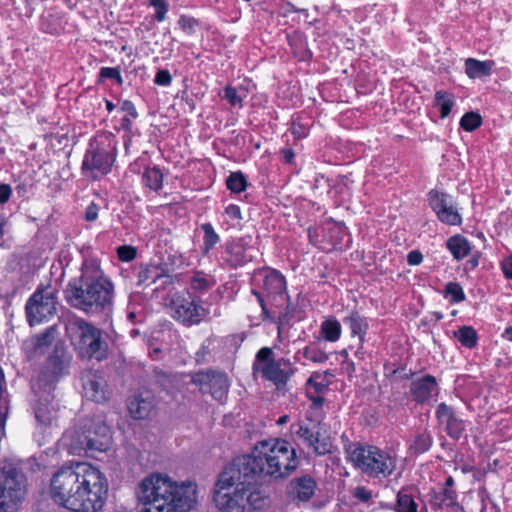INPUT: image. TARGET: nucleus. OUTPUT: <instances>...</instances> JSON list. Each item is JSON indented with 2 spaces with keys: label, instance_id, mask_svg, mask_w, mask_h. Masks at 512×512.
I'll return each instance as SVG.
<instances>
[{
  "label": "nucleus",
  "instance_id": "nucleus-1",
  "mask_svg": "<svg viewBox=\"0 0 512 512\" xmlns=\"http://www.w3.org/2000/svg\"><path fill=\"white\" fill-rule=\"evenodd\" d=\"M298 466L294 448L281 439L261 441L250 454L232 460L218 475L213 501L220 512H247L261 508L264 497L258 481L288 477Z\"/></svg>",
  "mask_w": 512,
  "mask_h": 512
},
{
  "label": "nucleus",
  "instance_id": "nucleus-2",
  "mask_svg": "<svg viewBox=\"0 0 512 512\" xmlns=\"http://www.w3.org/2000/svg\"><path fill=\"white\" fill-rule=\"evenodd\" d=\"M67 303L88 316L108 314L115 297L114 284L94 263H85L81 275L71 279L64 291Z\"/></svg>",
  "mask_w": 512,
  "mask_h": 512
},
{
  "label": "nucleus",
  "instance_id": "nucleus-3",
  "mask_svg": "<svg viewBox=\"0 0 512 512\" xmlns=\"http://www.w3.org/2000/svg\"><path fill=\"white\" fill-rule=\"evenodd\" d=\"M136 495L145 506L142 512H188L197 503V485L190 481L178 484L166 475L152 474L140 482Z\"/></svg>",
  "mask_w": 512,
  "mask_h": 512
},
{
  "label": "nucleus",
  "instance_id": "nucleus-4",
  "mask_svg": "<svg viewBox=\"0 0 512 512\" xmlns=\"http://www.w3.org/2000/svg\"><path fill=\"white\" fill-rule=\"evenodd\" d=\"M251 293L261 307L262 321L282 325L291 314L286 279L277 270L263 268L254 273Z\"/></svg>",
  "mask_w": 512,
  "mask_h": 512
},
{
  "label": "nucleus",
  "instance_id": "nucleus-5",
  "mask_svg": "<svg viewBox=\"0 0 512 512\" xmlns=\"http://www.w3.org/2000/svg\"><path fill=\"white\" fill-rule=\"evenodd\" d=\"M78 478L69 490L76 505L63 502L61 506L73 512L99 511L108 491L106 478L99 469L86 462H78Z\"/></svg>",
  "mask_w": 512,
  "mask_h": 512
},
{
  "label": "nucleus",
  "instance_id": "nucleus-6",
  "mask_svg": "<svg viewBox=\"0 0 512 512\" xmlns=\"http://www.w3.org/2000/svg\"><path fill=\"white\" fill-rule=\"evenodd\" d=\"M62 443L74 455L104 452L111 444L110 429L100 416L85 418L64 433Z\"/></svg>",
  "mask_w": 512,
  "mask_h": 512
},
{
  "label": "nucleus",
  "instance_id": "nucleus-7",
  "mask_svg": "<svg viewBox=\"0 0 512 512\" xmlns=\"http://www.w3.org/2000/svg\"><path fill=\"white\" fill-rule=\"evenodd\" d=\"M65 330L81 358L102 361L108 356V344L102 331L85 319L72 315L66 319Z\"/></svg>",
  "mask_w": 512,
  "mask_h": 512
},
{
  "label": "nucleus",
  "instance_id": "nucleus-8",
  "mask_svg": "<svg viewBox=\"0 0 512 512\" xmlns=\"http://www.w3.org/2000/svg\"><path fill=\"white\" fill-rule=\"evenodd\" d=\"M117 144L115 135L109 132L91 138L83 157L82 174L96 180L110 173L117 157Z\"/></svg>",
  "mask_w": 512,
  "mask_h": 512
},
{
  "label": "nucleus",
  "instance_id": "nucleus-9",
  "mask_svg": "<svg viewBox=\"0 0 512 512\" xmlns=\"http://www.w3.org/2000/svg\"><path fill=\"white\" fill-rule=\"evenodd\" d=\"M345 451L354 466L369 477L387 478L396 469V457L377 446L350 443Z\"/></svg>",
  "mask_w": 512,
  "mask_h": 512
},
{
  "label": "nucleus",
  "instance_id": "nucleus-10",
  "mask_svg": "<svg viewBox=\"0 0 512 512\" xmlns=\"http://www.w3.org/2000/svg\"><path fill=\"white\" fill-rule=\"evenodd\" d=\"M27 493V478L18 463L0 469V512H16Z\"/></svg>",
  "mask_w": 512,
  "mask_h": 512
},
{
  "label": "nucleus",
  "instance_id": "nucleus-11",
  "mask_svg": "<svg viewBox=\"0 0 512 512\" xmlns=\"http://www.w3.org/2000/svg\"><path fill=\"white\" fill-rule=\"evenodd\" d=\"M57 291L51 286H39L28 299L25 309L31 326L40 324L56 313Z\"/></svg>",
  "mask_w": 512,
  "mask_h": 512
},
{
  "label": "nucleus",
  "instance_id": "nucleus-12",
  "mask_svg": "<svg viewBox=\"0 0 512 512\" xmlns=\"http://www.w3.org/2000/svg\"><path fill=\"white\" fill-rule=\"evenodd\" d=\"M170 309L172 317L185 326L199 324L208 314V311L190 295H174L170 301Z\"/></svg>",
  "mask_w": 512,
  "mask_h": 512
},
{
  "label": "nucleus",
  "instance_id": "nucleus-13",
  "mask_svg": "<svg viewBox=\"0 0 512 512\" xmlns=\"http://www.w3.org/2000/svg\"><path fill=\"white\" fill-rule=\"evenodd\" d=\"M78 478V462L58 469L50 480V496L53 501L62 505L63 502L77 503L69 494L70 488L75 485Z\"/></svg>",
  "mask_w": 512,
  "mask_h": 512
},
{
  "label": "nucleus",
  "instance_id": "nucleus-14",
  "mask_svg": "<svg viewBox=\"0 0 512 512\" xmlns=\"http://www.w3.org/2000/svg\"><path fill=\"white\" fill-rule=\"evenodd\" d=\"M192 382L203 393H209L213 399L224 403L229 391V380L226 373L208 370L196 373Z\"/></svg>",
  "mask_w": 512,
  "mask_h": 512
},
{
  "label": "nucleus",
  "instance_id": "nucleus-15",
  "mask_svg": "<svg viewBox=\"0 0 512 512\" xmlns=\"http://www.w3.org/2000/svg\"><path fill=\"white\" fill-rule=\"evenodd\" d=\"M320 425L319 420L307 417L298 424L295 433L316 455L323 456L331 452L332 444L328 437L321 438Z\"/></svg>",
  "mask_w": 512,
  "mask_h": 512
},
{
  "label": "nucleus",
  "instance_id": "nucleus-16",
  "mask_svg": "<svg viewBox=\"0 0 512 512\" xmlns=\"http://www.w3.org/2000/svg\"><path fill=\"white\" fill-rule=\"evenodd\" d=\"M429 205L438 219L447 225H460L461 215L455 206L453 197L445 192L431 190L428 194Z\"/></svg>",
  "mask_w": 512,
  "mask_h": 512
},
{
  "label": "nucleus",
  "instance_id": "nucleus-17",
  "mask_svg": "<svg viewBox=\"0 0 512 512\" xmlns=\"http://www.w3.org/2000/svg\"><path fill=\"white\" fill-rule=\"evenodd\" d=\"M252 237L245 236L234 239L225 245L223 260L233 269L241 267L254 258V248L251 246Z\"/></svg>",
  "mask_w": 512,
  "mask_h": 512
},
{
  "label": "nucleus",
  "instance_id": "nucleus-18",
  "mask_svg": "<svg viewBox=\"0 0 512 512\" xmlns=\"http://www.w3.org/2000/svg\"><path fill=\"white\" fill-rule=\"evenodd\" d=\"M295 371L296 368L290 360L284 357L269 361L260 367L262 377L271 381L278 390H282L286 386Z\"/></svg>",
  "mask_w": 512,
  "mask_h": 512
},
{
  "label": "nucleus",
  "instance_id": "nucleus-19",
  "mask_svg": "<svg viewBox=\"0 0 512 512\" xmlns=\"http://www.w3.org/2000/svg\"><path fill=\"white\" fill-rule=\"evenodd\" d=\"M436 419L447 435L453 440H460L466 431V422L461 419L455 409L446 403H440L435 411Z\"/></svg>",
  "mask_w": 512,
  "mask_h": 512
},
{
  "label": "nucleus",
  "instance_id": "nucleus-20",
  "mask_svg": "<svg viewBox=\"0 0 512 512\" xmlns=\"http://www.w3.org/2000/svg\"><path fill=\"white\" fill-rule=\"evenodd\" d=\"M82 386L84 396L96 403H104L109 399L107 382L99 371H85L82 374Z\"/></svg>",
  "mask_w": 512,
  "mask_h": 512
},
{
  "label": "nucleus",
  "instance_id": "nucleus-21",
  "mask_svg": "<svg viewBox=\"0 0 512 512\" xmlns=\"http://www.w3.org/2000/svg\"><path fill=\"white\" fill-rule=\"evenodd\" d=\"M316 482L310 475L294 478L288 485V494L293 500L309 501L315 493Z\"/></svg>",
  "mask_w": 512,
  "mask_h": 512
},
{
  "label": "nucleus",
  "instance_id": "nucleus-22",
  "mask_svg": "<svg viewBox=\"0 0 512 512\" xmlns=\"http://www.w3.org/2000/svg\"><path fill=\"white\" fill-rule=\"evenodd\" d=\"M438 391L436 378L432 375H425L412 381L410 393L417 403H425Z\"/></svg>",
  "mask_w": 512,
  "mask_h": 512
},
{
  "label": "nucleus",
  "instance_id": "nucleus-23",
  "mask_svg": "<svg viewBox=\"0 0 512 512\" xmlns=\"http://www.w3.org/2000/svg\"><path fill=\"white\" fill-rule=\"evenodd\" d=\"M155 407L153 395L146 392L135 394L128 403V409L131 416L135 419L147 418Z\"/></svg>",
  "mask_w": 512,
  "mask_h": 512
},
{
  "label": "nucleus",
  "instance_id": "nucleus-24",
  "mask_svg": "<svg viewBox=\"0 0 512 512\" xmlns=\"http://www.w3.org/2000/svg\"><path fill=\"white\" fill-rule=\"evenodd\" d=\"M51 398L49 394L38 396L32 406L35 420L41 427L50 426L56 417V410L51 403Z\"/></svg>",
  "mask_w": 512,
  "mask_h": 512
},
{
  "label": "nucleus",
  "instance_id": "nucleus-25",
  "mask_svg": "<svg viewBox=\"0 0 512 512\" xmlns=\"http://www.w3.org/2000/svg\"><path fill=\"white\" fill-rule=\"evenodd\" d=\"M171 270L164 265L146 264L141 265L137 272V285L155 283L162 277H168Z\"/></svg>",
  "mask_w": 512,
  "mask_h": 512
},
{
  "label": "nucleus",
  "instance_id": "nucleus-26",
  "mask_svg": "<svg viewBox=\"0 0 512 512\" xmlns=\"http://www.w3.org/2000/svg\"><path fill=\"white\" fill-rule=\"evenodd\" d=\"M429 504L432 509L459 508L457 493L449 488H441L439 491L432 490L429 493Z\"/></svg>",
  "mask_w": 512,
  "mask_h": 512
},
{
  "label": "nucleus",
  "instance_id": "nucleus-27",
  "mask_svg": "<svg viewBox=\"0 0 512 512\" xmlns=\"http://www.w3.org/2000/svg\"><path fill=\"white\" fill-rule=\"evenodd\" d=\"M343 323L351 330V336H357L359 342H365V336L369 329L367 318L362 316L357 311H352L349 315L343 318Z\"/></svg>",
  "mask_w": 512,
  "mask_h": 512
},
{
  "label": "nucleus",
  "instance_id": "nucleus-28",
  "mask_svg": "<svg viewBox=\"0 0 512 512\" xmlns=\"http://www.w3.org/2000/svg\"><path fill=\"white\" fill-rule=\"evenodd\" d=\"M495 65L493 60L480 61L475 58L465 60V73L470 79L489 76Z\"/></svg>",
  "mask_w": 512,
  "mask_h": 512
},
{
  "label": "nucleus",
  "instance_id": "nucleus-29",
  "mask_svg": "<svg viewBox=\"0 0 512 512\" xmlns=\"http://www.w3.org/2000/svg\"><path fill=\"white\" fill-rule=\"evenodd\" d=\"M68 367V358L63 347L55 346L53 353L48 357L46 369L53 375L59 376Z\"/></svg>",
  "mask_w": 512,
  "mask_h": 512
},
{
  "label": "nucleus",
  "instance_id": "nucleus-30",
  "mask_svg": "<svg viewBox=\"0 0 512 512\" xmlns=\"http://www.w3.org/2000/svg\"><path fill=\"white\" fill-rule=\"evenodd\" d=\"M413 488L406 487L402 488L397 493L396 500V512H417L418 504L415 501L414 495L412 493Z\"/></svg>",
  "mask_w": 512,
  "mask_h": 512
},
{
  "label": "nucleus",
  "instance_id": "nucleus-31",
  "mask_svg": "<svg viewBox=\"0 0 512 512\" xmlns=\"http://www.w3.org/2000/svg\"><path fill=\"white\" fill-rule=\"evenodd\" d=\"M446 245L448 250L453 255L454 259L456 260H461L465 258L471 250V245L469 241L461 235H455L450 237L447 240Z\"/></svg>",
  "mask_w": 512,
  "mask_h": 512
},
{
  "label": "nucleus",
  "instance_id": "nucleus-32",
  "mask_svg": "<svg viewBox=\"0 0 512 512\" xmlns=\"http://www.w3.org/2000/svg\"><path fill=\"white\" fill-rule=\"evenodd\" d=\"M433 445V436L430 431H422L416 433L411 444L409 451L413 455H420L430 450Z\"/></svg>",
  "mask_w": 512,
  "mask_h": 512
},
{
  "label": "nucleus",
  "instance_id": "nucleus-33",
  "mask_svg": "<svg viewBox=\"0 0 512 512\" xmlns=\"http://www.w3.org/2000/svg\"><path fill=\"white\" fill-rule=\"evenodd\" d=\"M320 330L324 339L329 342L339 340L342 332L340 322L334 317L324 320L321 323Z\"/></svg>",
  "mask_w": 512,
  "mask_h": 512
},
{
  "label": "nucleus",
  "instance_id": "nucleus-34",
  "mask_svg": "<svg viewBox=\"0 0 512 512\" xmlns=\"http://www.w3.org/2000/svg\"><path fill=\"white\" fill-rule=\"evenodd\" d=\"M143 184L153 191H159L163 186V174L157 167H148L142 175Z\"/></svg>",
  "mask_w": 512,
  "mask_h": 512
},
{
  "label": "nucleus",
  "instance_id": "nucleus-35",
  "mask_svg": "<svg viewBox=\"0 0 512 512\" xmlns=\"http://www.w3.org/2000/svg\"><path fill=\"white\" fill-rule=\"evenodd\" d=\"M454 337L461 343L462 346L472 349L476 347L478 342V335L472 326H461L457 331H454Z\"/></svg>",
  "mask_w": 512,
  "mask_h": 512
},
{
  "label": "nucleus",
  "instance_id": "nucleus-36",
  "mask_svg": "<svg viewBox=\"0 0 512 512\" xmlns=\"http://www.w3.org/2000/svg\"><path fill=\"white\" fill-rule=\"evenodd\" d=\"M55 332L56 329L54 327H49L34 338L33 348L36 354H43L45 349L52 344Z\"/></svg>",
  "mask_w": 512,
  "mask_h": 512
},
{
  "label": "nucleus",
  "instance_id": "nucleus-37",
  "mask_svg": "<svg viewBox=\"0 0 512 512\" xmlns=\"http://www.w3.org/2000/svg\"><path fill=\"white\" fill-rule=\"evenodd\" d=\"M201 230L204 233L202 250L204 254H208L209 251H211L220 241V237L214 230L211 223H203L201 225Z\"/></svg>",
  "mask_w": 512,
  "mask_h": 512
},
{
  "label": "nucleus",
  "instance_id": "nucleus-38",
  "mask_svg": "<svg viewBox=\"0 0 512 512\" xmlns=\"http://www.w3.org/2000/svg\"><path fill=\"white\" fill-rule=\"evenodd\" d=\"M435 105L440 109V117L446 118L454 105L453 97L445 91H437L435 93Z\"/></svg>",
  "mask_w": 512,
  "mask_h": 512
},
{
  "label": "nucleus",
  "instance_id": "nucleus-39",
  "mask_svg": "<svg viewBox=\"0 0 512 512\" xmlns=\"http://www.w3.org/2000/svg\"><path fill=\"white\" fill-rule=\"evenodd\" d=\"M227 188L234 193H241L247 187V180L241 171L232 172L226 179Z\"/></svg>",
  "mask_w": 512,
  "mask_h": 512
},
{
  "label": "nucleus",
  "instance_id": "nucleus-40",
  "mask_svg": "<svg viewBox=\"0 0 512 512\" xmlns=\"http://www.w3.org/2000/svg\"><path fill=\"white\" fill-rule=\"evenodd\" d=\"M213 280L203 272H196L190 281V287L197 292H205L213 286Z\"/></svg>",
  "mask_w": 512,
  "mask_h": 512
},
{
  "label": "nucleus",
  "instance_id": "nucleus-41",
  "mask_svg": "<svg viewBox=\"0 0 512 512\" xmlns=\"http://www.w3.org/2000/svg\"><path fill=\"white\" fill-rule=\"evenodd\" d=\"M444 296L450 297L451 303H460L466 298L463 288L458 282H448L444 289Z\"/></svg>",
  "mask_w": 512,
  "mask_h": 512
},
{
  "label": "nucleus",
  "instance_id": "nucleus-42",
  "mask_svg": "<svg viewBox=\"0 0 512 512\" xmlns=\"http://www.w3.org/2000/svg\"><path fill=\"white\" fill-rule=\"evenodd\" d=\"M481 124L482 118L476 112H467L462 116L460 120L461 128L467 132L476 130Z\"/></svg>",
  "mask_w": 512,
  "mask_h": 512
},
{
  "label": "nucleus",
  "instance_id": "nucleus-43",
  "mask_svg": "<svg viewBox=\"0 0 512 512\" xmlns=\"http://www.w3.org/2000/svg\"><path fill=\"white\" fill-rule=\"evenodd\" d=\"M307 390L315 394H323L327 390V384L324 383V377L320 373H313L306 382Z\"/></svg>",
  "mask_w": 512,
  "mask_h": 512
},
{
  "label": "nucleus",
  "instance_id": "nucleus-44",
  "mask_svg": "<svg viewBox=\"0 0 512 512\" xmlns=\"http://www.w3.org/2000/svg\"><path fill=\"white\" fill-rule=\"evenodd\" d=\"M303 356L314 363H324L328 360V355L315 346H306L303 349Z\"/></svg>",
  "mask_w": 512,
  "mask_h": 512
},
{
  "label": "nucleus",
  "instance_id": "nucleus-45",
  "mask_svg": "<svg viewBox=\"0 0 512 512\" xmlns=\"http://www.w3.org/2000/svg\"><path fill=\"white\" fill-rule=\"evenodd\" d=\"M155 382L164 390L172 387L173 377L171 374L164 372L160 369L153 370Z\"/></svg>",
  "mask_w": 512,
  "mask_h": 512
},
{
  "label": "nucleus",
  "instance_id": "nucleus-46",
  "mask_svg": "<svg viewBox=\"0 0 512 512\" xmlns=\"http://www.w3.org/2000/svg\"><path fill=\"white\" fill-rule=\"evenodd\" d=\"M198 24L197 19L187 15H181L178 20L179 27L187 34H193Z\"/></svg>",
  "mask_w": 512,
  "mask_h": 512
},
{
  "label": "nucleus",
  "instance_id": "nucleus-47",
  "mask_svg": "<svg viewBox=\"0 0 512 512\" xmlns=\"http://www.w3.org/2000/svg\"><path fill=\"white\" fill-rule=\"evenodd\" d=\"M100 79H113L118 84H122V76L119 67H102L99 71Z\"/></svg>",
  "mask_w": 512,
  "mask_h": 512
},
{
  "label": "nucleus",
  "instance_id": "nucleus-48",
  "mask_svg": "<svg viewBox=\"0 0 512 512\" xmlns=\"http://www.w3.org/2000/svg\"><path fill=\"white\" fill-rule=\"evenodd\" d=\"M232 106L242 107V98L239 96L236 88L232 86H226L224 88V94L222 96Z\"/></svg>",
  "mask_w": 512,
  "mask_h": 512
},
{
  "label": "nucleus",
  "instance_id": "nucleus-49",
  "mask_svg": "<svg viewBox=\"0 0 512 512\" xmlns=\"http://www.w3.org/2000/svg\"><path fill=\"white\" fill-rule=\"evenodd\" d=\"M150 5L155 9V18L157 21L162 22L166 18L168 11V4L165 0H149Z\"/></svg>",
  "mask_w": 512,
  "mask_h": 512
},
{
  "label": "nucleus",
  "instance_id": "nucleus-50",
  "mask_svg": "<svg viewBox=\"0 0 512 512\" xmlns=\"http://www.w3.org/2000/svg\"><path fill=\"white\" fill-rule=\"evenodd\" d=\"M117 255L121 261L130 262L136 257L137 250L133 246L123 245L118 247Z\"/></svg>",
  "mask_w": 512,
  "mask_h": 512
},
{
  "label": "nucleus",
  "instance_id": "nucleus-51",
  "mask_svg": "<svg viewBox=\"0 0 512 512\" xmlns=\"http://www.w3.org/2000/svg\"><path fill=\"white\" fill-rule=\"evenodd\" d=\"M8 412H9L8 401L2 397V393H1L0 394V433H4Z\"/></svg>",
  "mask_w": 512,
  "mask_h": 512
},
{
  "label": "nucleus",
  "instance_id": "nucleus-52",
  "mask_svg": "<svg viewBox=\"0 0 512 512\" xmlns=\"http://www.w3.org/2000/svg\"><path fill=\"white\" fill-rule=\"evenodd\" d=\"M171 82H172V77L168 70L160 69L157 71L155 78H154L155 84H157L159 86H169L171 84Z\"/></svg>",
  "mask_w": 512,
  "mask_h": 512
},
{
  "label": "nucleus",
  "instance_id": "nucleus-53",
  "mask_svg": "<svg viewBox=\"0 0 512 512\" xmlns=\"http://www.w3.org/2000/svg\"><path fill=\"white\" fill-rule=\"evenodd\" d=\"M273 351L269 347L261 348L256 354V361L262 362L263 364L269 363V361H275L276 359L272 357Z\"/></svg>",
  "mask_w": 512,
  "mask_h": 512
},
{
  "label": "nucleus",
  "instance_id": "nucleus-54",
  "mask_svg": "<svg viewBox=\"0 0 512 512\" xmlns=\"http://www.w3.org/2000/svg\"><path fill=\"white\" fill-rule=\"evenodd\" d=\"M99 206L95 202H91L84 213V219L87 222H94L98 218Z\"/></svg>",
  "mask_w": 512,
  "mask_h": 512
},
{
  "label": "nucleus",
  "instance_id": "nucleus-55",
  "mask_svg": "<svg viewBox=\"0 0 512 512\" xmlns=\"http://www.w3.org/2000/svg\"><path fill=\"white\" fill-rule=\"evenodd\" d=\"M120 109L121 111L126 112L133 119H136L138 117V112L135 108V105L130 100H124L121 103Z\"/></svg>",
  "mask_w": 512,
  "mask_h": 512
},
{
  "label": "nucleus",
  "instance_id": "nucleus-56",
  "mask_svg": "<svg viewBox=\"0 0 512 512\" xmlns=\"http://www.w3.org/2000/svg\"><path fill=\"white\" fill-rule=\"evenodd\" d=\"M501 269L507 279H512V255L502 260Z\"/></svg>",
  "mask_w": 512,
  "mask_h": 512
},
{
  "label": "nucleus",
  "instance_id": "nucleus-57",
  "mask_svg": "<svg viewBox=\"0 0 512 512\" xmlns=\"http://www.w3.org/2000/svg\"><path fill=\"white\" fill-rule=\"evenodd\" d=\"M423 261V255L418 250H412L407 255L409 265H419Z\"/></svg>",
  "mask_w": 512,
  "mask_h": 512
},
{
  "label": "nucleus",
  "instance_id": "nucleus-58",
  "mask_svg": "<svg viewBox=\"0 0 512 512\" xmlns=\"http://www.w3.org/2000/svg\"><path fill=\"white\" fill-rule=\"evenodd\" d=\"M307 397L312 402L313 408H321L324 404V398L321 396V394H315L311 390H307Z\"/></svg>",
  "mask_w": 512,
  "mask_h": 512
},
{
  "label": "nucleus",
  "instance_id": "nucleus-59",
  "mask_svg": "<svg viewBox=\"0 0 512 512\" xmlns=\"http://www.w3.org/2000/svg\"><path fill=\"white\" fill-rule=\"evenodd\" d=\"M11 187L8 184H0V204L6 203L11 196Z\"/></svg>",
  "mask_w": 512,
  "mask_h": 512
},
{
  "label": "nucleus",
  "instance_id": "nucleus-60",
  "mask_svg": "<svg viewBox=\"0 0 512 512\" xmlns=\"http://www.w3.org/2000/svg\"><path fill=\"white\" fill-rule=\"evenodd\" d=\"M291 132L296 138H303L307 135L306 127L296 122H293Z\"/></svg>",
  "mask_w": 512,
  "mask_h": 512
},
{
  "label": "nucleus",
  "instance_id": "nucleus-61",
  "mask_svg": "<svg viewBox=\"0 0 512 512\" xmlns=\"http://www.w3.org/2000/svg\"><path fill=\"white\" fill-rule=\"evenodd\" d=\"M226 214L231 218V219H236V220H239L242 218L241 216V210L240 208L237 206V205H234V204H230L226 210H225Z\"/></svg>",
  "mask_w": 512,
  "mask_h": 512
},
{
  "label": "nucleus",
  "instance_id": "nucleus-62",
  "mask_svg": "<svg viewBox=\"0 0 512 512\" xmlns=\"http://www.w3.org/2000/svg\"><path fill=\"white\" fill-rule=\"evenodd\" d=\"M281 155L284 161L288 164H292L295 158V153L292 148L286 147L281 150Z\"/></svg>",
  "mask_w": 512,
  "mask_h": 512
},
{
  "label": "nucleus",
  "instance_id": "nucleus-63",
  "mask_svg": "<svg viewBox=\"0 0 512 512\" xmlns=\"http://www.w3.org/2000/svg\"><path fill=\"white\" fill-rule=\"evenodd\" d=\"M355 496L362 500V501H368L371 498V492L363 487H358L355 493Z\"/></svg>",
  "mask_w": 512,
  "mask_h": 512
},
{
  "label": "nucleus",
  "instance_id": "nucleus-64",
  "mask_svg": "<svg viewBox=\"0 0 512 512\" xmlns=\"http://www.w3.org/2000/svg\"><path fill=\"white\" fill-rule=\"evenodd\" d=\"M209 353V349L207 346L202 345L201 348L196 353V362L202 363L204 361L205 356Z\"/></svg>",
  "mask_w": 512,
  "mask_h": 512
}]
</instances>
